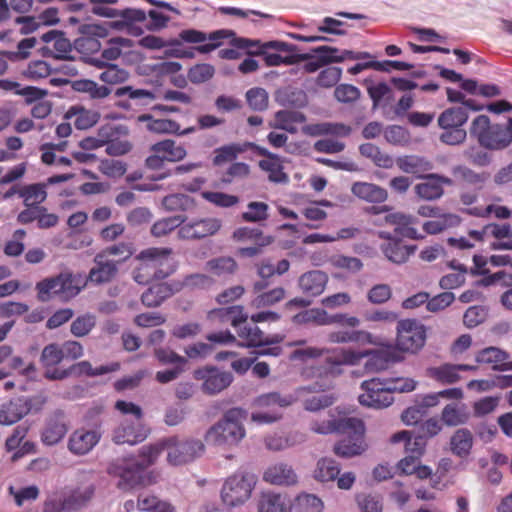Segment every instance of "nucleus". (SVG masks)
<instances>
[{
    "label": "nucleus",
    "instance_id": "32",
    "mask_svg": "<svg viewBox=\"0 0 512 512\" xmlns=\"http://www.w3.org/2000/svg\"><path fill=\"white\" fill-rule=\"evenodd\" d=\"M391 442H404L405 452L409 455H415L416 457H421L424 454L427 445V441L424 440L423 436L418 435L415 431L410 432L406 430L393 434Z\"/></svg>",
    "mask_w": 512,
    "mask_h": 512
},
{
    "label": "nucleus",
    "instance_id": "62",
    "mask_svg": "<svg viewBox=\"0 0 512 512\" xmlns=\"http://www.w3.org/2000/svg\"><path fill=\"white\" fill-rule=\"evenodd\" d=\"M269 206L264 202L252 201L247 205V211L241 214L245 222L256 223L266 221L269 217Z\"/></svg>",
    "mask_w": 512,
    "mask_h": 512
},
{
    "label": "nucleus",
    "instance_id": "28",
    "mask_svg": "<svg viewBox=\"0 0 512 512\" xmlns=\"http://www.w3.org/2000/svg\"><path fill=\"white\" fill-rule=\"evenodd\" d=\"M247 314L241 305H233L213 309L208 313V319L217 323H230L234 328H238L247 321Z\"/></svg>",
    "mask_w": 512,
    "mask_h": 512
},
{
    "label": "nucleus",
    "instance_id": "14",
    "mask_svg": "<svg viewBox=\"0 0 512 512\" xmlns=\"http://www.w3.org/2000/svg\"><path fill=\"white\" fill-rule=\"evenodd\" d=\"M222 227L220 219L215 217H206L194 219L182 223L178 229V237L182 240H201L215 235Z\"/></svg>",
    "mask_w": 512,
    "mask_h": 512
},
{
    "label": "nucleus",
    "instance_id": "37",
    "mask_svg": "<svg viewBox=\"0 0 512 512\" xmlns=\"http://www.w3.org/2000/svg\"><path fill=\"white\" fill-rule=\"evenodd\" d=\"M275 128L291 134L297 133V125L306 122L304 113L296 110H280L275 113Z\"/></svg>",
    "mask_w": 512,
    "mask_h": 512
},
{
    "label": "nucleus",
    "instance_id": "8",
    "mask_svg": "<svg viewBox=\"0 0 512 512\" xmlns=\"http://www.w3.org/2000/svg\"><path fill=\"white\" fill-rule=\"evenodd\" d=\"M342 430L338 433L345 435L333 448L334 453L341 458H351L362 454L366 445L364 442L365 426L362 420L354 417L347 418Z\"/></svg>",
    "mask_w": 512,
    "mask_h": 512
},
{
    "label": "nucleus",
    "instance_id": "64",
    "mask_svg": "<svg viewBox=\"0 0 512 512\" xmlns=\"http://www.w3.org/2000/svg\"><path fill=\"white\" fill-rule=\"evenodd\" d=\"M294 509L297 512H321L323 502L316 495L302 493L296 497Z\"/></svg>",
    "mask_w": 512,
    "mask_h": 512
},
{
    "label": "nucleus",
    "instance_id": "56",
    "mask_svg": "<svg viewBox=\"0 0 512 512\" xmlns=\"http://www.w3.org/2000/svg\"><path fill=\"white\" fill-rule=\"evenodd\" d=\"M134 253L132 243L119 242L108 246L99 252L107 260H114L117 265L127 261Z\"/></svg>",
    "mask_w": 512,
    "mask_h": 512
},
{
    "label": "nucleus",
    "instance_id": "54",
    "mask_svg": "<svg viewBox=\"0 0 512 512\" xmlns=\"http://www.w3.org/2000/svg\"><path fill=\"white\" fill-rule=\"evenodd\" d=\"M164 450H166L165 438L154 444L144 445L139 450V460L136 462L139 464L140 468L145 470L157 461Z\"/></svg>",
    "mask_w": 512,
    "mask_h": 512
},
{
    "label": "nucleus",
    "instance_id": "20",
    "mask_svg": "<svg viewBox=\"0 0 512 512\" xmlns=\"http://www.w3.org/2000/svg\"><path fill=\"white\" fill-rule=\"evenodd\" d=\"M424 182L415 186V193L424 200L432 201L439 199L444 194L443 186H452L453 180L447 176L430 173L423 177Z\"/></svg>",
    "mask_w": 512,
    "mask_h": 512
},
{
    "label": "nucleus",
    "instance_id": "60",
    "mask_svg": "<svg viewBox=\"0 0 512 512\" xmlns=\"http://www.w3.org/2000/svg\"><path fill=\"white\" fill-rule=\"evenodd\" d=\"M227 30H217L207 35L196 29H185L179 33V37L182 41L187 43H202L209 39L210 41H218L220 39L226 38L228 35Z\"/></svg>",
    "mask_w": 512,
    "mask_h": 512
},
{
    "label": "nucleus",
    "instance_id": "48",
    "mask_svg": "<svg viewBox=\"0 0 512 512\" xmlns=\"http://www.w3.org/2000/svg\"><path fill=\"white\" fill-rule=\"evenodd\" d=\"M295 325L315 324L317 326L328 325V313L321 308H311L300 311L292 317Z\"/></svg>",
    "mask_w": 512,
    "mask_h": 512
},
{
    "label": "nucleus",
    "instance_id": "30",
    "mask_svg": "<svg viewBox=\"0 0 512 512\" xmlns=\"http://www.w3.org/2000/svg\"><path fill=\"white\" fill-rule=\"evenodd\" d=\"M175 292H177L175 283L171 285L165 282L156 283L142 294L141 301L146 307H158Z\"/></svg>",
    "mask_w": 512,
    "mask_h": 512
},
{
    "label": "nucleus",
    "instance_id": "44",
    "mask_svg": "<svg viewBox=\"0 0 512 512\" xmlns=\"http://www.w3.org/2000/svg\"><path fill=\"white\" fill-rule=\"evenodd\" d=\"M236 329L237 334L242 341L241 346L247 348L263 346L264 332L254 323L248 324L246 321Z\"/></svg>",
    "mask_w": 512,
    "mask_h": 512
},
{
    "label": "nucleus",
    "instance_id": "5",
    "mask_svg": "<svg viewBox=\"0 0 512 512\" xmlns=\"http://www.w3.org/2000/svg\"><path fill=\"white\" fill-rule=\"evenodd\" d=\"M470 135L479 145L489 150H503L512 143V133L507 125L491 124L486 115H479L471 123Z\"/></svg>",
    "mask_w": 512,
    "mask_h": 512
},
{
    "label": "nucleus",
    "instance_id": "33",
    "mask_svg": "<svg viewBox=\"0 0 512 512\" xmlns=\"http://www.w3.org/2000/svg\"><path fill=\"white\" fill-rule=\"evenodd\" d=\"M260 154L266 158L259 161V167L268 173L269 180L275 183L288 182V175L283 171V165L279 157L266 149H262Z\"/></svg>",
    "mask_w": 512,
    "mask_h": 512
},
{
    "label": "nucleus",
    "instance_id": "57",
    "mask_svg": "<svg viewBox=\"0 0 512 512\" xmlns=\"http://www.w3.org/2000/svg\"><path fill=\"white\" fill-rule=\"evenodd\" d=\"M470 216L487 218L493 215L495 218L500 220L509 219L512 216V211L503 205L490 204L485 208L482 207H471L464 210Z\"/></svg>",
    "mask_w": 512,
    "mask_h": 512
},
{
    "label": "nucleus",
    "instance_id": "41",
    "mask_svg": "<svg viewBox=\"0 0 512 512\" xmlns=\"http://www.w3.org/2000/svg\"><path fill=\"white\" fill-rule=\"evenodd\" d=\"M460 223L461 218L457 214L438 212L437 216L423 224V230L428 234H437L449 228L457 227Z\"/></svg>",
    "mask_w": 512,
    "mask_h": 512
},
{
    "label": "nucleus",
    "instance_id": "23",
    "mask_svg": "<svg viewBox=\"0 0 512 512\" xmlns=\"http://www.w3.org/2000/svg\"><path fill=\"white\" fill-rule=\"evenodd\" d=\"M233 45L238 49H246L249 55H260L264 50L273 49L279 52H292L296 47L283 41H268L261 43L244 37L235 38Z\"/></svg>",
    "mask_w": 512,
    "mask_h": 512
},
{
    "label": "nucleus",
    "instance_id": "18",
    "mask_svg": "<svg viewBox=\"0 0 512 512\" xmlns=\"http://www.w3.org/2000/svg\"><path fill=\"white\" fill-rule=\"evenodd\" d=\"M137 121L146 123V129L155 134H173L178 136L189 135L196 131V127L191 126L181 129L180 124L173 119L154 118L151 114H141L137 117Z\"/></svg>",
    "mask_w": 512,
    "mask_h": 512
},
{
    "label": "nucleus",
    "instance_id": "3",
    "mask_svg": "<svg viewBox=\"0 0 512 512\" xmlns=\"http://www.w3.org/2000/svg\"><path fill=\"white\" fill-rule=\"evenodd\" d=\"M84 285L80 277L65 271L37 282L35 290L40 302H48L55 297L68 302L80 293Z\"/></svg>",
    "mask_w": 512,
    "mask_h": 512
},
{
    "label": "nucleus",
    "instance_id": "39",
    "mask_svg": "<svg viewBox=\"0 0 512 512\" xmlns=\"http://www.w3.org/2000/svg\"><path fill=\"white\" fill-rule=\"evenodd\" d=\"M66 118H74V125L79 130H86L93 127L100 119L97 111L87 110L81 106H72L66 113Z\"/></svg>",
    "mask_w": 512,
    "mask_h": 512
},
{
    "label": "nucleus",
    "instance_id": "7",
    "mask_svg": "<svg viewBox=\"0 0 512 512\" xmlns=\"http://www.w3.org/2000/svg\"><path fill=\"white\" fill-rule=\"evenodd\" d=\"M468 120V112L463 107H451L444 110L438 117V126L443 130L439 139L447 145L462 144L467 137L463 128Z\"/></svg>",
    "mask_w": 512,
    "mask_h": 512
},
{
    "label": "nucleus",
    "instance_id": "49",
    "mask_svg": "<svg viewBox=\"0 0 512 512\" xmlns=\"http://www.w3.org/2000/svg\"><path fill=\"white\" fill-rule=\"evenodd\" d=\"M94 495L93 486L76 488L71 490L65 497L66 508L68 512H74L86 506Z\"/></svg>",
    "mask_w": 512,
    "mask_h": 512
},
{
    "label": "nucleus",
    "instance_id": "16",
    "mask_svg": "<svg viewBox=\"0 0 512 512\" xmlns=\"http://www.w3.org/2000/svg\"><path fill=\"white\" fill-rule=\"evenodd\" d=\"M109 474L120 478L117 486L122 490H130L144 484V469L135 461L133 463H115L108 469Z\"/></svg>",
    "mask_w": 512,
    "mask_h": 512
},
{
    "label": "nucleus",
    "instance_id": "17",
    "mask_svg": "<svg viewBox=\"0 0 512 512\" xmlns=\"http://www.w3.org/2000/svg\"><path fill=\"white\" fill-rule=\"evenodd\" d=\"M100 439L101 433L98 430L78 428L70 434L67 448L75 456H84L93 450Z\"/></svg>",
    "mask_w": 512,
    "mask_h": 512
},
{
    "label": "nucleus",
    "instance_id": "36",
    "mask_svg": "<svg viewBox=\"0 0 512 512\" xmlns=\"http://www.w3.org/2000/svg\"><path fill=\"white\" fill-rule=\"evenodd\" d=\"M352 193L370 203H382L388 197L387 191L373 183L355 182L351 187Z\"/></svg>",
    "mask_w": 512,
    "mask_h": 512
},
{
    "label": "nucleus",
    "instance_id": "19",
    "mask_svg": "<svg viewBox=\"0 0 512 512\" xmlns=\"http://www.w3.org/2000/svg\"><path fill=\"white\" fill-rule=\"evenodd\" d=\"M266 483L276 486L290 487L298 483V474L293 466L286 462L270 464L263 473Z\"/></svg>",
    "mask_w": 512,
    "mask_h": 512
},
{
    "label": "nucleus",
    "instance_id": "47",
    "mask_svg": "<svg viewBox=\"0 0 512 512\" xmlns=\"http://www.w3.org/2000/svg\"><path fill=\"white\" fill-rule=\"evenodd\" d=\"M358 352L363 354L360 361L365 357H369L365 364V368L368 371L385 370L388 364L394 360L393 353L389 350H367Z\"/></svg>",
    "mask_w": 512,
    "mask_h": 512
},
{
    "label": "nucleus",
    "instance_id": "55",
    "mask_svg": "<svg viewBox=\"0 0 512 512\" xmlns=\"http://www.w3.org/2000/svg\"><path fill=\"white\" fill-rule=\"evenodd\" d=\"M340 474L339 464L331 458L318 460L314 470V478L320 482L334 481Z\"/></svg>",
    "mask_w": 512,
    "mask_h": 512
},
{
    "label": "nucleus",
    "instance_id": "26",
    "mask_svg": "<svg viewBox=\"0 0 512 512\" xmlns=\"http://www.w3.org/2000/svg\"><path fill=\"white\" fill-rule=\"evenodd\" d=\"M129 129L127 126L122 124H105L102 125L98 131L96 137L83 138L79 146L83 150H95L105 145L109 137H113L117 134H128Z\"/></svg>",
    "mask_w": 512,
    "mask_h": 512
},
{
    "label": "nucleus",
    "instance_id": "35",
    "mask_svg": "<svg viewBox=\"0 0 512 512\" xmlns=\"http://www.w3.org/2000/svg\"><path fill=\"white\" fill-rule=\"evenodd\" d=\"M92 13L97 16L106 18L121 17L127 23L144 22L146 20V13L141 9H124L119 11L115 8L105 6H94L92 7Z\"/></svg>",
    "mask_w": 512,
    "mask_h": 512
},
{
    "label": "nucleus",
    "instance_id": "51",
    "mask_svg": "<svg viewBox=\"0 0 512 512\" xmlns=\"http://www.w3.org/2000/svg\"><path fill=\"white\" fill-rule=\"evenodd\" d=\"M18 195L23 199L25 206H41L47 198L45 185L41 183L25 185L18 189Z\"/></svg>",
    "mask_w": 512,
    "mask_h": 512
},
{
    "label": "nucleus",
    "instance_id": "42",
    "mask_svg": "<svg viewBox=\"0 0 512 512\" xmlns=\"http://www.w3.org/2000/svg\"><path fill=\"white\" fill-rule=\"evenodd\" d=\"M296 397L292 394L282 395L279 392H269L259 395L254 400V405L261 409L285 408L292 405Z\"/></svg>",
    "mask_w": 512,
    "mask_h": 512
},
{
    "label": "nucleus",
    "instance_id": "53",
    "mask_svg": "<svg viewBox=\"0 0 512 512\" xmlns=\"http://www.w3.org/2000/svg\"><path fill=\"white\" fill-rule=\"evenodd\" d=\"M427 375L441 384H454L460 380L456 364L445 363L427 369Z\"/></svg>",
    "mask_w": 512,
    "mask_h": 512
},
{
    "label": "nucleus",
    "instance_id": "50",
    "mask_svg": "<svg viewBox=\"0 0 512 512\" xmlns=\"http://www.w3.org/2000/svg\"><path fill=\"white\" fill-rule=\"evenodd\" d=\"M473 445V436L466 428L458 429L450 439L451 451L459 457H465L470 453Z\"/></svg>",
    "mask_w": 512,
    "mask_h": 512
},
{
    "label": "nucleus",
    "instance_id": "46",
    "mask_svg": "<svg viewBox=\"0 0 512 512\" xmlns=\"http://www.w3.org/2000/svg\"><path fill=\"white\" fill-rule=\"evenodd\" d=\"M385 222L395 225V232L401 236L417 239V231L411 227L413 218L400 212L390 213L385 216Z\"/></svg>",
    "mask_w": 512,
    "mask_h": 512
},
{
    "label": "nucleus",
    "instance_id": "22",
    "mask_svg": "<svg viewBox=\"0 0 512 512\" xmlns=\"http://www.w3.org/2000/svg\"><path fill=\"white\" fill-rule=\"evenodd\" d=\"M114 96L119 98L115 101V106L124 110L132 109L131 101L136 104L147 105L148 101L154 100V94L145 89H134L132 86H124L115 90Z\"/></svg>",
    "mask_w": 512,
    "mask_h": 512
},
{
    "label": "nucleus",
    "instance_id": "15",
    "mask_svg": "<svg viewBox=\"0 0 512 512\" xmlns=\"http://www.w3.org/2000/svg\"><path fill=\"white\" fill-rule=\"evenodd\" d=\"M68 432V423L65 413L56 410L50 414L42 428L40 438L45 446H54L60 443Z\"/></svg>",
    "mask_w": 512,
    "mask_h": 512
},
{
    "label": "nucleus",
    "instance_id": "9",
    "mask_svg": "<svg viewBox=\"0 0 512 512\" xmlns=\"http://www.w3.org/2000/svg\"><path fill=\"white\" fill-rule=\"evenodd\" d=\"M396 348L397 350L415 354L420 351L426 342V327L415 319H404L397 323Z\"/></svg>",
    "mask_w": 512,
    "mask_h": 512
},
{
    "label": "nucleus",
    "instance_id": "31",
    "mask_svg": "<svg viewBox=\"0 0 512 512\" xmlns=\"http://www.w3.org/2000/svg\"><path fill=\"white\" fill-rule=\"evenodd\" d=\"M397 166L405 173L413 174L417 178H423L428 172L433 169V164L428 159L416 156L407 155L397 159Z\"/></svg>",
    "mask_w": 512,
    "mask_h": 512
},
{
    "label": "nucleus",
    "instance_id": "34",
    "mask_svg": "<svg viewBox=\"0 0 512 512\" xmlns=\"http://www.w3.org/2000/svg\"><path fill=\"white\" fill-rule=\"evenodd\" d=\"M490 234L492 235L491 249L512 251V224L509 222H492Z\"/></svg>",
    "mask_w": 512,
    "mask_h": 512
},
{
    "label": "nucleus",
    "instance_id": "24",
    "mask_svg": "<svg viewBox=\"0 0 512 512\" xmlns=\"http://www.w3.org/2000/svg\"><path fill=\"white\" fill-rule=\"evenodd\" d=\"M94 266L90 269L88 280L95 284L111 282L118 274V265L114 260H107L97 253L94 257Z\"/></svg>",
    "mask_w": 512,
    "mask_h": 512
},
{
    "label": "nucleus",
    "instance_id": "59",
    "mask_svg": "<svg viewBox=\"0 0 512 512\" xmlns=\"http://www.w3.org/2000/svg\"><path fill=\"white\" fill-rule=\"evenodd\" d=\"M206 267L216 276H226L234 274L238 264L232 257L222 256L209 260Z\"/></svg>",
    "mask_w": 512,
    "mask_h": 512
},
{
    "label": "nucleus",
    "instance_id": "11",
    "mask_svg": "<svg viewBox=\"0 0 512 512\" xmlns=\"http://www.w3.org/2000/svg\"><path fill=\"white\" fill-rule=\"evenodd\" d=\"M313 52L314 55L307 53L309 57L305 60L306 63L303 66L304 71L307 73H314L323 66L343 62L345 59L358 60L370 57V54L367 52L355 53L350 50H344L339 55V50L331 46H319L314 48Z\"/></svg>",
    "mask_w": 512,
    "mask_h": 512
},
{
    "label": "nucleus",
    "instance_id": "13",
    "mask_svg": "<svg viewBox=\"0 0 512 512\" xmlns=\"http://www.w3.org/2000/svg\"><path fill=\"white\" fill-rule=\"evenodd\" d=\"M361 389L363 393L359 395L358 399L363 406L384 408L394 401L386 380L382 381L379 378L366 380L362 382Z\"/></svg>",
    "mask_w": 512,
    "mask_h": 512
},
{
    "label": "nucleus",
    "instance_id": "21",
    "mask_svg": "<svg viewBox=\"0 0 512 512\" xmlns=\"http://www.w3.org/2000/svg\"><path fill=\"white\" fill-rule=\"evenodd\" d=\"M507 351L498 347L490 346L481 349L475 355V361L478 364L490 365L494 371L512 370V361Z\"/></svg>",
    "mask_w": 512,
    "mask_h": 512
},
{
    "label": "nucleus",
    "instance_id": "63",
    "mask_svg": "<svg viewBox=\"0 0 512 512\" xmlns=\"http://www.w3.org/2000/svg\"><path fill=\"white\" fill-rule=\"evenodd\" d=\"M61 345L50 343L46 345L40 355V363L44 368H54L60 364L64 358Z\"/></svg>",
    "mask_w": 512,
    "mask_h": 512
},
{
    "label": "nucleus",
    "instance_id": "4",
    "mask_svg": "<svg viewBox=\"0 0 512 512\" xmlns=\"http://www.w3.org/2000/svg\"><path fill=\"white\" fill-rule=\"evenodd\" d=\"M243 418L244 411L242 409L228 410L221 420L207 430L205 441L220 447L237 445L245 437Z\"/></svg>",
    "mask_w": 512,
    "mask_h": 512
},
{
    "label": "nucleus",
    "instance_id": "12",
    "mask_svg": "<svg viewBox=\"0 0 512 512\" xmlns=\"http://www.w3.org/2000/svg\"><path fill=\"white\" fill-rule=\"evenodd\" d=\"M193 377L201 381V390L204 394L214 396L227 389L234 381L231 372L221 370L216 366H204L194 370Z\"/></svg>",
    "mask_w": 512,
    "mask_h": 512
},
{
    "label": "nucleus",
    "instance_id": "25",
    "mask_svg": "<svg viewBox=\"0 0 512 512\" xmlns=\"http://www.w3.org/2000/svg\"><path fill=\"white\" fill-rule=\"evenodd\" d=\"M328 283V275L320 270H311L302 274L298 279V286L305 296L317 297L321 295Z\"/></svg>",
    "mask_w": 512,
    "mask_h": 512
},
{
    "label": "nucleus",
    "instance_id": "2",
    "mask_svg": "<svg viewBox=\"0 0 512 512\" xmlns=\"http://www.w3.org/2000/svg\"><path fill=\"white\" fill-rule=\"evenodd\" d=\"M169 247H150L142 250L136 260L138 266L133 271V279L141 285H147L154 280H163L176 271V262Z\"/></svg>",
    "mask_w": 512,
    "mask_h": 512
},
{
    "label": "nucleus",
    "instance_id": "6",
    "mask_svg": "<svg viewBox=\"0 0 512 512\" xmlns=\"http://www.w3.org/2000/svg\"><path fill=\"white\" fill-rule=\"evenodd\" d=\"M255 485L254 474L238 470L223 483L221 499L225 505L230 507L242 505L251 497Z\"/></svg>",
    "mask_w": 512,
    "mask_h": 512
},
{
    "label": "nucleus",
    "instance_id": "38",
    "mask_svg": "<svg viewBox=\"0 0 512 512\" xmlns=\"http://www.w3.org/2000/svg\"><path fill=\"white\" fill-rule=\"evenodd\" d=\"M151 152L159 153L164 162L181 161L187 155L186 149L181 145H177L176 142L171 139H165L153 144L151 146Z\"/></svg>",
    "mask_w": 512,
    "mask_h": 512
},
{
    "label": "nucleus",
    "instance_id": "61",
    "mask_svg": "<svg viewBox=\"0 0 512 512\" xmlns=\"http://www.w3.org/2000/svg\"><path fill=\"white\" fill-rule=\"evenodd\" d=\"M146 438V434L135 429L133 425H122L115 430L113 441L116 444L135 445L142 442Z\"/></svg>",
    "mask_w": 512,
    "mask_h": 512
},
{
    "label": "nucleus",
    "instance_id": "1",
    "mask_svg": "<svg viewBox=\"0 0 512 512\" xmlns=\"http://www.w3.org/2000/svg\"><path fill=\"white\" fill-rule=\"evenodd\" d=\"M362 353L351 348H325L307 346L294 349L289 354L292 362L306 363L309 360L325 357L324 362L313 369L310 376L320 378H336L343 373L344 365H357L360 362Z\"/></svg>",
    "mask_w": 512,
    "mask_h": 512
},
{
    "label": "nucleus",
    "instance_id": "45",
    "mask_svg": "<svg viewBox=\"0 0 512 512\" xmlns=\"http://www.w3.org/2000/svg\"><path fill=\"white\" fill-rule=\"evenodd\" d=\"M470 414L465 404H447L441 413V420L447 426H458L468 422Z\"/></svg>",
    "mask_w": 512,
    "mask_h": 512
},
{
    "label": "nucleus",
    "instance_id": "10",
    "mask_svg": "<svg viewBox=\"0 0 512 512\" xmlns=\"http://www.w3.org/2000/svg\"><path fill=\"white\" fill-rule=\"evenodd\" d=\"M167 461L173 466L184 465L200 457L205 446L199 439L180 440L176 436L165 438Z\"/></svg>",
    "mask_w": 512,
    "mask_h": 512
},
{
    "label": "nucleus",
    "instance_id": "27",
    "mask_svg": "<svg viewBox=\"0 0 512 512\" xmlns=\"http://www.w3.org/2000/svg\"><path fill=\"white\" fill-rule=\"evenodd\" d=\"M381 237L390 240L382 246V251L388 260L393 263H405L416 250L415 245H406L402 240L391 239L388 233L382 232Z\"/></svg>",
    "mask_w": 512,
    "mask_h": 512
},
{
    "label": "nucleus",
    "instance_id": "43",
    "mask_svg": "<svg viewBox=\"0 0 512 512\" xmlns=\"http://www.w3.org/2000/svg\"><path fill=\"white\" fill-rule=\"evenodd\" d=\"M258 510L259 512H290V503L279 493H262Z\"/></svg>",
    "mask_w": 512,
    "mask_h": 512
},
{
    "label": "nucleus",
    "instance_id": "58",
    "mask_svg": "<svg viewBox=\"0 0 512 512\" xmlns=\"http://www.w3.org/2000/svg\"><path fill=\"white\" fill-rule=\"evenodd\" d=\"M359 151L362 156L371 159L376 166L390 168L393 166V159L386 153H383L378 146L373 143H364L360 145Z\"/></svg>",
    "mask_w": 512,
    "mask_h": 512
},
{
    "label": "nucleus",
    "instance_id": "40",
    "mask_svg": "<svg viewBox=\"0 0 512 512\" xmlns=\"http://www.w3.org/2000/svg\"><path fill=\"white\" fill-rule=\"evenodd\" d=\"M328 340L331 343L344 344V343H363L373 344V336L371 333L364 330H339L329 333Z\"/></svg>",
    "mask_w": 512,
    "mask_h": 512
},
{
    "label": "nucleus",
    "instance_id": "52",
    "mask_svg": "<svg viewBox=\"0 0 512 512\" xmlns=\"http://www.w3.org/2000/svg\"><path fill=\"white\" fill-rule=\"evenodd\" d=\"M452 174L463 183L474 186L478 190L482 189L488 179V175L486 173H477L464 165L454 166L452 168Z\"/></svg>",
    "mask_w": 512,
    "mask_h": 512
},
{
    "label": "nucleus",
    "instance_id": "29",
    "mask_svg": "<svg viewBox=\"0 0 512 512\" xmlns=\"http://www.w3.org/2000/svg\"><path fill=\"white\" fill-rule=\"evenodd\" d=\"M30 406L23 398H15L0 407V424L12 425L28 414Z\"/></svg>",
    "mask_w": 512,
    "mask_h": 512
}]
</instances>
